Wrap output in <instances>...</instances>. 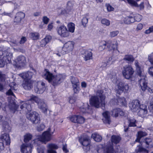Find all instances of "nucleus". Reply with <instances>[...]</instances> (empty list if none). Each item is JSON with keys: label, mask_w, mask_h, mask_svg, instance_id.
<instances>
[{"label": "nucleus", "mask_w": 153, "mask_h": 153, "mask_svg": "<svg viewBox=\"0 0 153 153\" xmlns=\"http://www.w3.org/2000/svg\"><path fill=\"white\" fill-rule=\"evenodd\" d=\"M36 102L38 105V108L42 110L44 113L47 112L48 107L47 105L43 100L39 99L36 96H32L30 99L26 102L23 103L20 105V108L23 109L26 111L27 110L28 111H30L31 110V102Z\"/></svg>", "instance_id": "1"}, {"label": "nucleus", "mask_w": 153, "mask_h": 153, "mask_svg": "<svg viewBox=\"0 0 153 153\" xmlns=\"http://www.w3.org/2000/svg\"><path fill=\"white\" fill-rule=\"evenodd\" d=\"M135 65L136 67L137 72L140 77L139 78V83L142 90L143 91H145L147 90L150 93L153 92V89L148 87L147 86V82L146 78L145 75L144 73L143 69L141 68L139 65V63L137 60L134 62Z\"/></svg>", "instance_id": "2"}, {"label": "nucleus", "mask_w": 153, "mask_h": 153, "mask_svg": "<svg viewBox=\"0 0 153 153\" xmlns=\"http://www.w3.org/2000/svg\"><path fill=\"white\" fill-rule=\"evenodd\" d=\"M105 97L102 90L97 91L96 95L92 96L89 99L90 105L96 108H99L101 105L102 106L105 105Z\"/></svg>", "instance_id": "3"}, {"label": "nucleus", "mask_w": 153, "mask_h": 153, "mask_svg": "<svg viewBox=\"0 0 153 153\" xmlns=\"http://www.w3.org/2000/svg\"><path fill=\"white\" fill-rule=\"evenodd\" d=\"M43 76L44 78L48 80L50 83L54 86L59 85L65 78V76L62 74L53 75L52 73L46 70L45 71Z\"/></svg>", "instance_id": "4"}, {"label": "nucleus", "mask_w": 153, "mask_h": 153, "mask_svg": "<svg viewBox=\"0 0 153 153\" xmlns=\"http://www.w3.org/2000/svg\"><path fill=\"white\" fill-rule=\"evenodd\" d=\"M98 153H114V149L110 144V146L106 145L103 146L100 145L98 146L97 149Z\"/></svg>", "instance_id": "5"}, {"label": "nucleus", "mask_w": 153, "mask_h": 153, "mask_svg": "<svg viewBox=\"0 0 153 153\" xmlns=\"http://www.w3.org/2000/svg\"><path fill=\"white\" fill-rule=\"evenodd\" d=\"M27 117L28 119L34 124H38L40 121L39 115L38 113L35 111L27 114Z\"/></svg>", "instance_id": "6"}, {"label": "nucleus", "mask_w": 153, "mask_h": 153, "mask_svg": "<svg viewBox=\"0 0 153 153\" xmlns=\"http://www.w3.org/2000/svg\"><path fill=\"white\" fill-rule=\"evenodd\" d=\"M130 89V87L127 84L120 82L116 87V91L117 93L120 94L123 91L127 92Z\"/></svg>", "instance_id": "7"}, {"label": "nucleus", "mask_w": 153, "mask_h": 153, "mask_svg": "<svg viewBox=\"0 0 153 153\" xmlns=\"http://www.w3.org/2000/svg\"><path fill=\"white\" fill-rule=\"evenodd\" d=\"M26 63L25 57L23 56H18L14 61V65L17 68L24 67Z\"/></svg>", "instance_id": "8"}, {"label": "nucleus", "mask_w": 153, "mask_h": 153, "mask_svg": "<svg viewBox=\"0 0 153 153\" xmlns=\"http://www.w3.org/2000/svg\"><path fill=\"white\" fill-rule=\"evenodd\" d=\"M133 73V69L131 66L128 65L123 67L122 74L123 76L126 79H128L131 78Z\"/></svg>", "instance_id": "9"}, {"label": "nucleus", "mask_w": 153, "mask_h": 153, "mask_svg": "<svg viewBox=\"0 0 153 153\" xmlns=\"http://www.w3.org/2000/svg\"><path fill=\"white\" fill-rule=\"evenodd\" d=\"M56 30L58 34L62 37H67L69 35V31L64 25L57 27Z\"/></svg>", "instance_id": "10"}, {"label": "nucleus", "mask_w": 153, "mask_h": 153, "mask_svg": "<svg viewBox=\"0 0 153 153\" xmlns=\"http://www.w3.org/2000/svg\"><path fill=\"white\" fill-rule=\"evenodd\" d=\"M53 132L51 133L50 129L49 128L48 131L44 132L41 136L38 138L39 141L43 143H45L50 140L51 139V134Z\"/></svg>", "instance_id": "11"}, {"label": "nucleus", "mask_w": 153, "mask_h": 153, "mask_svg": "<svg viewBox=\"0 0 153 153\" xmlns=\"http://www.w3.org/2000/svg\"><path fill=\"white\" fill-rule=\"evenodd\" d=\"M74 42L73 41H69L65 43L62 48V51L64 52H62L63 54L65 53H68L73 50L74 48Z\"/></svg>", "instance_id": "12"}, {"label": "nucleus", "mask_w": 153, "mask_h": 153, "mask_svg": "<svg viewBox=\"0 0 153 153\" xmlns=\"http://www.w3.org/2000/svg\"><path fill=\"white\" fill-rule=\"evenodd\" d=\"M45 83L41 81L37 82L36 87L34 88L35 91L37 94H42L45 90Z\"/></svg>", "instance_id": "13"}, {"label": "nucleus", "mask_w": 153, "mask_h": 153, "mask_svg": "<svg viewBox=\"0 0 153 153\" xmlns=\"http://www.w3.org/2000/svg\"><path fill=\"white\" fill-rule=\"evenodd\" d=\"M139 101L138 100H134L129 104V107L133 112H136L140 107Z\"/></svg>", "instance_id": "14"}, {"label": "nucleus", "mask_w": 153, "mask_h": 153, "mask_svg": "<svg viewBox=\"0 0 153 153\" xmlns=\"http://www.w3.org/2000/svg\"><path fill=\"white\" fill-rule=\"evenodd\" d=\"M32 145L30 143L23 144L21 147L22 153H31Z\"/></svg>", "instance_id": "15"}, {"label": "nucleus", "mask_w": 153, "mask_h": 153, "mask_svg": "<svg viewBox=\"0 0 153 153\" xmlns=\"http://www.w3.org/2000/svg\"><path fill=\"white\" fill-rule=\"evenodd\" d=\"M70 119L72 122L78 123H83L85 120L82 117L77 115L72 116L70 118Z\"/></svg>", "instance_id": "16"}, {"label": "nucleus", "mask_w": 153, "mask_h": 153, "mask_svg": "<svg viewBox=\"0 0 153 153\" xmlns=\"http://www.w3.org/2000/svg\"><path fill=\"white\" fill-rule=\"evenodd\" d=\"M0 139L2 142L6 145H9L10 143V139L9 135L7 133L2 134L0 136Z\"/></svg>", "instance_id": "17"}, {"label": "nucleus", "mask_w": 153, "mask_h": 153, "mask_svg": "<svg viewBox=\"0 0 153 153\" xmlns=\"http://www.w3.org/2000/svg\"><path fill=\"white\" fill-rule=\"evenodd\" d=\"M121 140V138L118 136L113 135L111 137V143L109 142L108 144V145L110 146V144L113 147V145L114 144L116 145L119 143Z\"/></svg>", "instance_id": "18"}, {"label": "nucleus", "mask_w": 153, "mask_h": 153, "mask_svg": "<svg viewBox=\"0 0 153 153\" xmlns=\"http://www.w3.org/2000/svg\"><path fill=\"white\" fill-rule=\"evenodd\" d=\"M80 143L84 146L90 145L89 137L86 135H83L79 139Z\"/></svg>", "instance_id": "19"}, {"label": "nucleus", "mask_w": 153, "mask_h": 153, "mask_svg": "<svg viewBox=\"0 0 153 153\" xmlns=\"http://www.w3.org/2000/svg\"><path fill=\"white\" fill-rule=\"evenodd\" d=\"M122 21L121 23H125L129 24L131 23H133L135 22V19L133 16H129L125 17H123L122 18Z\"/></svg>", "instance_id": "20"}, {"label": "nucleus", "mask_w": 153, "mask_h": 153, "mask_svg": "<svg viewBox=\"0 0 153 153\" xmlns=\"http://www.w3.org/2000/svg\"><path fill=\"white\" fill-rule=\"evenodd\" d=\"M139 108L140 110L138 112V115L142 117L146 116L147 113L146 106L143 105H140Z\"/></svg>", "instance_id": "21"}, {"label": "nucleus", "mask_w": 153, "mask_h": 153, "mask_svg": "<svg viewBox=\"0 0 153 153\" xmlns=\"http://www.w3.org/2000/svg\"><path fill=\"white\" fill-rule=\"evenodd\" d=\"M9 48H7L6 51V56H4L3 58L4 59H6V61L7 63H10L11 62V59L12 57V53L10 51Z\"/></svg>", "instance_id": "22"}, {"label": "nucleus", "mask_w": 153, "mask_h": 153, "mask_svg": "<svg viewBox=\"0 0 153 153\" xmlns=\"http://www.w3.org/2000/svg\"><path fill=\"white\" fill-rule=\"evenodd\" d=\"M82 55L84 60L85 61L90 60L92 58V53L89 51L84 50Z\"/></svg>", "instance_id": "23"}, {"label": "nucleus", "mask_w": 153, "mask_h": 153, "mask_svg": "<svg viewBox=\"0 0 153 153\" xmlns=\"http://www.w3.org/2000/svg\"><path fill=\"white\" fill-rule=\"evenodd\" d=\"M109 112L108 111H106L102 114L103 118L102 120L105 124H109L111 122L109 115Z\"/></svg>", "instance_id": "24"}, {"label": "nucleus", "mask_w": 153, "mask_h": 153, "mask_svg": "<svg viewBox=\"0 0 153 153\" xmlns=\"http://www.w3.org/2000/svg\"><path fill=\"white\" fill-rule=\"evenodd\" d=\"M19 76L23 79H30L33 76V73L31 72L28 71L27 72L23 73L20 74Z\"/></svg>", "instance_id": "25"}, {"label": "nucleus", "mask_w": 153, "mask_h": 153, "mask_svg": "<svg viewBox=\"0 0 153 153\" xmlns=\"http://www.w3.org/2000/svg\"><path fill=\"white\" fill-rule=\"evenodd\" d=\"M22 86L24 89L30 90L33 87L32 83L30 80L24 81L22 83Z\"/></svg>", "instance_id": "26"}, {"label": "nucleus", "mask_w": 153, "mask_h": 153, "mask_svg": "<svg viewBox=\"0 0 153 153\" xmlns=\"http://www.w3.org/2000/svg\"><path fill=\"white\" fill-rule=\"evenodd\" d=\"M48 147L47 151L48 153H57L56 151L54 150L58 148V147L56 145L53 144H49L48 146Z\"/></svg>", "instance_id": "27"}, {"label": "nucleus", "mask_w": 153, "mask_h": 153, "mask_svg": "<svg viewBox=\"0 0 153 153\" xmlns=\"http://www.w3.org/2000/svg\"><path fill=\"white\" fill-rule=\"evenodd\" d=\"M51 39V37L50 35L46 36L40 42V45L42 47L45 46L47 43L50 42Z\"/></svg>", "instance_id": "28"}, {"label": "nucleus", "mask_w": 153, "mask_h": 153, "mask_svg": "<svg viewBox=\"0 0 153 153\" xmlns=\"http://www.w3.org/2000/svg\"><path fill=\"white\" fill-rule=\"evenodd\" d=\"M25 16L24 13L22 12H19L16 14V16L14 19V21L17 23H19L22 19L24 18Z\"/></svg>", "instance_id": "29"}, {"label": "nucleus", "mask_w": 153, "mask_h": 153, "mask_svg": "<svg viewBox=\"0 0 153 153\" xmlns=\"http://www.w3.org/2000/svg\"><path fill=\"white\" fill-rule=\"evenodd\" d=\"M10 88L6 92V94L8 95L14 96V94L12 91L13 90H16V85L14 82H12L10 85Z\"/></svg>", "instance_id": "30"}, {"label": "nucleus", "mask_w": 153, "mask_h": 153, "mask_svg": "<svg viewBox=\"0 0 153 153\" xmlns=\"http://www.w3.org/2000/svg\"><path fill=\"white\" fill-rule=\"evenodd\" d=\"M109 43V46L110 48H109V47H107L106 49H108L110 51L117 49V45L116 42L114 43L113 42H112L111 41H108L107 42V43Z\"/></svg>", "instance_id": "31"}, {"label": "nucleus", "mask_w": 153, "mask_h": 153, "mask_svg": "<svg viewBox=\"0 0 153 153\" xmlns=\"http://www.w3.org/2000/svg\"><path fill=\"white\" fill-rule=\"evenodd\" d=\"M137 134V137L135 141L138 142L140 141V140L142 137L147 135V133L146 132L142 131H138Z\"/></svg>", "instance_id": "32"}, {"label": "nucleus", "mask_w": 153, "mask_h": 153, "mask_svg": "<svg viewBox=\"0 0 153 153\" xmlns=\"http://www.w3.org/2000/svg\"><path fill=\"white\" fill-rule=\"evenodd\" d=\"M18 107V106L13 101L10 102L9 105V107L13 113H14L15 111L17 109Z\"/></svg>", "instance_id": "33"}, {"label": "nucleus", "mask_w": 153, "mask_h": 153, "mask_svg": "<svg viewBox=\"0 0 153 153\" xmlns=\"http://www.w3.org/2000/svg\"><path fill=\"white\" fill-rule=\"evenodd\" d=\"M109 43H107V42L105 41H102L101 42V45H100L99 48V50L100 51H102L103 50L105 49H106V47H109L110 48L109 46Z\"/></svg>", "instance_id": "34"}, {"label": "nucleus", "mask_w": 153, "mask_h": 153, "mask_svg": "<svg viewBox=\"0 0 153 153\" xmlns=\"http://www.w3.org/2000/svg\"><path fill=\"white\" fill-rule=\"evenodd\" d=\"M123 60L128 61V63H130L133 62L134 59L132 55L128 54L125 56Z\"/></svg>", "instance_id": "35"}, {"label": "nucleus", "mask_w": 153, "mask_h": 153, "mask_svg": "<svg viewBox=\"0 0 153 153\" xmlns=\"http://www.w3.org/2000/svg\"><path fill=\"white\" fill-rule=\"evenodd\" d=\"M91 137L96 142H100L102 139L101 136L96 133L92 134Z\"/></svg>", "instance_id": "36"}, {"label": "nucleus", "mask_w": 153, "mask_h": 153, "mask_svg": "<svg viewBox=\"0 0 153 153\" xmlns=\"http://www.w3.org/2000/svg\"><path fill=\"white\" fill-rule=\"evenodd\" d=\"M112 58L111 57L108 58L107 59L106 61H105L104 62H102L101 63V67H105L108 65H111V60Z\"/></svg>", "instance_id": "37"}, {"label": "nucleus", "mask_w": 153, "mask_h": 153, "mask_svg": "<svg viewBox=\"0 0 153 153\" xmlns=\"http://www.w3.org/2000/svg\"><path fill=\"white\" fill-rule=\"evenodd\" d=\"M136 153L139 152L140 153H148V151L146 149L141 147L140 146H138L135 150Z\"/></svg>", "instance_id": "38"}, {"label": "nucleus", "mask_w": 153, "mask_h": 153, "mask_svg": "<svg viewBox=\"0 0 153 153\" xmlns=\"http://www.w3.org/2000/svg\"><path fill=\"white\" fill-rule=\"evenodd\" d=\"M71 80L72 86L74 85H79V80L77 78L73 76H71Z\"/></svg>", "instance_id": "39"}, {"label": "nucleus", "mask_w": 153, "mask_h": 153, "mask_svg": "<svg viewBox=\"0 0 153 153\" xmlns=\"http://www.w3.org/2000/svg\"><path fill=\"white\" fill-rule=\"evenodd\" d=\"M30 37L33 40H37L39 37V34L38 33H31L29 34Z\"/></svg>", "instance_id": "40"}, {"label": "nucleus", "mask_w": 153, "mask_h": 153, "mask_svg": "<svg viewBox=\"0 0 153 153\" xmlns=\"http://www.w3.org/2000/svg\"><path fill=\"white\" fill-rule=\"evenodd\" d=\"M88 13H87L85 15V17H84L82 19V25L84 27L86 26V24L88 22V19L87 17L89 16Z\"/></svg>", "instance_id": "41"}, {"label": "nucleus", "mask_w": 153, "mask_h": 153, "mask_svg": "<svg viewBox=\"0 0 153 153\" xmlns=\"http://www.w3.org/2000/svg\"><path fill=\"white\" fill-rule=\"evenodd\" d=\"M68 31L71 33H73L75 30V25L73 23L70 22L68 24Z\"/></svg>", "instance_id": "42"}, {"label": "nucleus", "mask_w": 153, "mask_h": 153, "mask_svg": "<svg viewBox=\"0 0 153 153\" xmlns=\"http://www.w3.org/2000/svg\"><path fill=\"white\" fill-rule=\"evenodd\" d=\"M145 143L147 145L146 146L147 148H150L152 147V142L151 139L147 138H146Z\"/></svg>", "instance_id": "43"}, {"label": "nucleus", "mask_w": 153, "mask_h": 153, "mask_svg": "<svg viewBox=\"0 0 153 153\" xmlns=\"http://www.w3.org/2000/svg\"><path fill=\"white\" fill-rule=\"evenodd\" d=\"M120 111V109L116 108L113 110L111 112V114L113 117H117L119 116V111Z\"/></svg>", "instance_id": "44"}, {"label": "nucleus", "mask_w": 153, "mask_h": 153, "mask_svg": "<svg viewBox=\"0 0 153 153\" xmlns=\"http://www.w3.org/2000/svg\"><path fill=\"white\" fill-rule=\"evenodd\" d=\"M32 137V136L31 134H27L24 136V141L25 143H27L30 140Z\"/></svg>", "instance_id": "45"}, {"label": "nucleus", "mask_w": 153, "mask_h": 153, "mask_svg": "<svg viewBox=\"0 0 153 153\" xmlns=\"http://www.w3.org/2000/svg\"><path fill=\"white\" fill-rule=\"evenodd\" d=\"M101 22L102 24L106 26H108L110 25V21L105 18L101 20Z\"/></svg>", "instance_id": "46"}, {"label": "nucleus", "mask_w": 153, "mask_h": 153, "mask_svg": "<svg viewBox=\"0 0 153 153\" xmlns=\"http://www.w3.org/2000/svg\"><path fill=\"white\" fill-rule=\"evenodd\" d=\"M117 101L118 103H120L122 105H126V101L125 99L123 97L119 98Z\"/></svg>", "instance_id": "47"}, {"label": "nucleus", "mask_w": 153, "mask_h": 153, "mask_svg": "<svg viewBox=\"0 0 153 153\" xmlns=\"http://www.w3.org/2000/svg\"><path fill=\"white\" fill-rule=\"evenodd\" d=\"M73 88L74 93L77 94L79 93L80 90L79 85L73 86Z\"/></svg>", "instance_id": "48"}, {"label": "nucleus", "mask_w": 153, "mask_h": 153, "mask_svg": "<svg viewBox=\"0 0 153 153\" xmlns=\"http://www.w3.org/2000/svg\"><path fill=\"white\" fill-rule=\"evenodd\" d=\"M133 17L134 19H135V21L139 22L142 18V16L139 14H136L135 16H133Z\"/></svg>", "instance_id": "49"}, {"label": "nucleus", "mask_w": 153, "mask_h": 153, "mask_svg": "<svg viewBox=\"0 0 153 153\" xmlns=\"http://www.w3.org/2000/svg\"><path fill=\"white\" fill-rule=\"evenodd\" d=\"M6 78V75L0 71V80L2 82H4Z\"/></svg>", "instance_id": "50"}, {"label": "nucleus", "mask_w": 153, "mask_h": 153, "mask_svg": "<svg viewBox=\"0 0 153 153\" xmlns=\"http://www.w3.org/2000/svg\"><path fill=\"white\" fill-rule=\"evenodd\" d=\"M148 59L151 64L153 65V52L148 55Z\"/></svg>", "instance_id": "51"}, {"label": "nucleus", "mask_w": 153, "mask_h": 153, "mask_svg": "<svg viewBox=\"0 0 153 153\" xmlns=\"http://www.w3.org/2000/svg\"><path fill=\"white\" fill-rule=\"evenodd\" d=\"M117 153H125V152L123 148L119 146L117 147L116 150Z\"/></svg>", "instance_id": "52"}, {"label": "nucleus", "mask_w": 153, "mask_h": 153, "mask_svg": "<svg viewBox=\"0 0 153 153\" xmlns=\"http://www.w3.org/2000/svg\"><path fill=\"white\" fill-rule=\"evenodd\" d=\"M105 6L107 8V10L108 12L113 11L114 9V8L111 5L108 4H106Z\"/></svg>", "instance_id": "53"}, {"label": "nucleus", "mask_w": 153, "mask_h": 153, "mask_svg": "<svg viewBox=\"0 0 153 153\" xmlns=\"http://www.w3.org/2000/svg\"><path fill=\"white\" fill-rule=\"evenodd\" d=\"M136 120L134 119H131L130 120V122L129 124V126H135Z\"/></svg>", "instance_id": "54"}, {"label": "nucleus", "mask_w": 153, "mask_h": 153, "mask_svg": "<svg viewBox=\"0 0 153 153\" xmlns=\"http://www.w3.org/2000/svg\"><path fill=\"white\" fill-rule=\"evenodd\" d=\"M119 32L117 30L111 32L110 34V36L111 37H114L117 35L118 34Z\"/></svg>", "instance_id": "55"}, {"label": "nucleus", "mask_w": 153, "mask_h": 153, "mask_svg": "<svg viewBox=\"0 0 153 153\" xmlns=\"http://www.w3.org/2000/svg\"><path fill=\"white\" fill-rule=\"evenodd\" d=\"M2 60V59H0V67H3L6 63H8L6 61V59Z\"/></svg>", "instance_id": "56"}, {"label": "nucleus", "mask_w": 153, "mask_h": 153, "mask_svg": "<svg viewBox=\"0 0 153 153\" xmlns=\"http://www.w3.org/2000/svg\"><path fill=\"white\" fill-rule=\"evenodd\" d=\"M42 20L43 23L46 25L49 22V19L47 16H44L43 17Z\"/></svg>", "instance_id": "57"}, {"label": "nucleus", "mask_w": 153, "mask_h": 153, "mask_svg": "<svg viewBox=\"0 0 153 153\" xmlns=\"http://www.w3.org/2000/svg\"><path fill=\"white\" fill-rule=\"evenodd\" d=\"M45 126L43 123H41L37 128V130L38 131H42L45 128Z\"/></svg>", "instance_id": "58"}, {"label": "nucleus", "mask_w": 153, "mask_h": 153, "mask_svg": "<svg viewBox=\"0 0 153 153\" xmlns=\"http://www.w3.org/2000/svg\"><path fill=\"white\" fill-rule=\"evenodd\" d=\"M3 126L5 130H7L8 129L9 126L8 123L4 121L2 123Z\"/></svg>", "instance_id": "59"}, {"label": "nucleus", "mask_w": 153, "mask_h": 153, "mask_svg": "<svg viewBox=\"0 0 153 153\" xmlns=\"http://www.w3.org/2000/svg\"><path fill=\"white\" fill-rule=\"evenodd\" d=\"M6 48H0V56H2L5 54L6 53V51L7 50Z\"/></svg>", "instance_id": "60"}, {"label": "nucleus", "mask_w": 153, "mask_h": 153, "mask_svg": "<svg viewBox=\"0 0 153 153\" xmlns=\"http://www.w3.org/2000/svg\"><path fill=\"white\" fill-rule=\"evenodd\" d=\"M10 44L13 46H16L17 45L18 42L16 40H11L10 42Z\"/></svg>", "instance_id": "61"}, {"label": "nucleus", "mask_w": 153, "mask_h": 153, "mask_svg": "<svg viewBox=\"0 0 153 153\" xmlns=\"http://www.w3.org/2000/svg\"><path fill=\"white\" fill-rule=\"evenodd\" d=\"M87 109L84 108H80L81 111L83 113H85L86 112H88L87 110L89 109V105H87Z\"/></svg>", "instance_id": "62"}, {"label": "nucleus", "mask_w": 153, "mask_h": 153, "mask_svg": "<svg viewBox=\"0 0 153 153\" xmlns=\"http://www.w3.org/2000/svg\"><path fill=\"white\" fill-rule=\"evenodd\" d=\"M26 38L25 37H22L19 42V43L22 44H24L26 41Z\"/></svg>", "instance_id": "63"}, {"label": "nucleus", "mask_w": 153, "mask_h": 153, "mask_svg": "<svg viewBox=\"0 0 153 153\" xmlns=\"http://www.w3.org/2000/svg\"><path fill=\"white\" fill-rule=\"evenodd\" d=\"M148 72L149 74L153 77V67H150L149 68Z\"/></svg>", "instance_id": "64"}]
</instances>
